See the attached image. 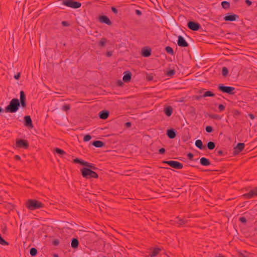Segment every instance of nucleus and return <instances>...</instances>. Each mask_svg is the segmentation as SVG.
<instances>
[{
    "instance_id": "f257e3e1",
    "label": "nucleus",
    "mask_w": 257,
    "mask_h": 257,
    "mask_svg": "<svg viewBox=\"0 0 257 257\" xmlns=\"http://www.w3.org/2000/svg\"><path fill=\"white\" fill-rule=\"evenodd\" d=\"M20 103L18 99L13 98L11 100L9 105L6 107V111L8 112L14 113L18 111Z\"/></svg>"
},
{
    "instance_id": "f03ea898",
    "label": "nucleus",
    "mask_w": 257,
    "mask_h": 257,
    "mask_svg": "<svg viewBox=\"0 0 257 257\" xmlns=\"http://www.w3.org/2000/svg\"><path fill=\"white\" fill-rule=\"evenodd\" d=\"M27 207L29 209L33 210L43 207V205L38 201L30 199L27 202Z\"/></svg>"
},
{
    "instance_id": "7ed1b4c3",
    "label": "nucleus",
    "mask_w": 257,
    "mask_h": 257,
    "mask_svg": "<svg viewBox=\"0 0 257 257\" xmlns=\"http://www.w3.org/2000/svg\"><path fill=\"white\" fill-rule=\"evenodd\" d=\"M81 173L82 176L86 179L97 178L98 177L96 173L87 168L81 169Z\"/></svg>"
},
{
    "instance_id": "20e7f679",
    "label": "nucleus",
    "mask_w": 257,
    "mask_h": 257,
    "mask_svg": "<svg viewBox=\"0 0 257 257\" xmlns=\"http://www.w3.org/2000/svg\"><path fill=\"white\" fill-rule=\"evenodd\" d=\"M63 4L68 7L73 9H77L81 7V4L78 2H74L73 0H64Z\"/></svg>"
},
{
    "instance_id": "39448f33",
    "label": "nucleus",
    "mask_w": 257,
    "mask_h": 257,
    "mask_svg": "<svg viewBox=\"0 0 257 257\" xmlns=\"http://www.w3.org/2000/svg\"><path fill=\"white\" fill-rule=\"evenodd\" d=\"M164 163L167 164L172 168L177 169H181L183 167V164L178 161H165Z\"/></svg>"
},
{
    "instance_id": "423d86ee",
    "label": "nucleus",
    "mask_w": 257,
    "mask_h": 257,
    "mask_svg": "<svg viewBox=\"0 0 257 257\" xmlns=\"http://www.w3.org/2000/svg\"><path fill=\"white\" fill-rule=\"evenodd\" d=\"M29 146V144L26 140H17L16 141V147L18 148L27 149Z\"/></svg>"
},
{
    "instance_id": "0eeeda50",
    "label": "nucleus",
    "mask_w": 257,
    "mask_h": 257,
    "mask_svg": "<svg viewBox=\"0 0 257 257\" xmlns=\"http://www.w3.org/2000/svg\"><path fill=\"white\" fill-rule=\"evenodd\" d=\"M218 89L222 92L227 93L229 94H233L234 88L230 86H225L222 85L218 86Z\"/></svg>"
},
{
    "instance_id": "6e6552de",
    "label": "nucleus",
    "mask_w": 257,
    "mask_h": 257,
    "mask_svg": "<svg viewBox=\"0 0 257 257\" xmlns=\"http://www.w3.org/2000/svg\"><path fill=\"white\" fill-rule=\"evenodd\" d=\"M188 27L191 30L197 31L200 28V25L198 23L190 21L188 23Z\"/></svg>"
},
{
    "instance_id": "1a4fd4ad",
    "label": "nucleus",
    "mask_w": 257,
    "mask_h": 257,
    "mask_svg": "<svg viewBox=\"0 0 257 257\" xmlns=\"http://www.w3.org/2000/svg\"><path fill=\"white\" fill-rule=\"evenodd\" d=\"M177 44L179 46L182 47H187L188 45L187 42L185 41L184 38L181 36H179L178 37Z\"/></svg>"
},
{
    "instance_id": "9d476101",
    "label": "nucleus",
    "mask_w": 257,
    "mask_h": 257,
    "mask_svg": "<svg viewBox=\"0 0 257 257\" xmlns=\"http://www.w3.org/2000/svg\"><path fill=\"white\" fill-rule=\"evenodd\" d=\"M238 19V16L235 14H231L227 15L224 17L225 21H235Z\"/></svg>"
},
{
    "instance_id": "9b49d317",
    "label": "nucleus",
    "mask_w": 257,
    "mask_h": 257,
    "mask_svg": "<svg viewBox=\"0 0 257 257\" xmlns=\"http://www.w3.org/2000/svg\"><path fill=\"white\" fill-rule=\"evenodd\" d=\"M246 198H251L255 196H257V188L251 190L247 193L243 195Z\"/></svg>"
},
{
    "instance_id": "f8f14e48",
    "label": "nucleus",
    "mask_w": 257,
    "mask_h": 257,
    "mask_svg": "<svg viewBox=\"0 0 257 257\" xmlns=\"http://www.w3.org/2000/svg\"><path fill=\"white\" fill-rule=\"evenodd\" d=\"M20 105L23 107H25L26 104V96L24 92L23 91H21L20 92Z\"/></svg>"
},
{
    "instance_id": "ddd939ff",
    "label": "nucleus",
    "mask_w": 257,
    "mask_h": 257,
    "mask_svg": "<svg viewBox=\"0 0 257 257\" xmlns=\"http://www.w3.org/2000/svg\"><path fill=\"white\" fill-rule=\"evenodd\" d=\"M99 20L101 23H104L107 25H110L111 23L108 18L105 16L100 17Z\"/></svg>"
},
{
    "instance_id": "4468645a",
    "label": "nucleus",
    "mask_w": 257,
    "mask_h": 257,
    "mask_svg": "<svg viewBox=\"0 0 257 257\" xmlns=\"http://www.w3.org/2000/svg\"><path fill=\"white\" fill-rule=\"evenodd\" d=\"M132 77L131 73L128 71H125L124 73V75L122 78V80L124 82H128L130 81Z\"/></svg>"
},
{
    "instance_id": "2eb2a0df",
    "label": "nucleus",
    "mask_w": 257,
    "mask_h": 257,
    "mask_svg": "<svg viewBox=\"0 0 257 257\" xmlns=\"http://www.w3.org/2000/svg\"><path fill=\"white\" fill-rule=\"evenodd\" d=\"M244 145L243 143H238L236 147L234 148V152L238 153L240 152L244 149Z\"/></svg>"
},
{
    "instance_id": "dca6fc26",
    "label": "nucleus",
    "mask_w": 257,
    "mask_h": 257,
    "mask_svg": "<svg viewBox=\"0 0 257 257\" xmlns=\"http://www.w3.org/2000/svg\"><path fill=\"white\" fill-rule=\"evenodd\" d=\"M25 125L30 126L31 127H33L32 121L30 116H25Z\"/></svg>"
},
{
    "instance_id": "f3484780",
    "label": "nucleus",
    "mask_w": 257,
    "mask_h": 257,
    "mask_svg": "<svg viewBox=\"0 0 257 257\" xmlns=\"http://www.w3.org/2000/svg\"><path fill=\"white\" fill-rule=\"evenodd\" d=\"M142 54L143 56L148 57L151 54V50L150 49H143L142 51Z\"/></svg>"
},
{
    "instance_id": "a211bd4d",
    "label": "nucleus",
    "mask_w": 257,
    "mask_h": 257,
    "mask_svg": "<svg viewBox=\"0 0 257 257\" xmlns=\"http://www.w3.org/2000/svg\"><path fill=\"white\" fill-rule=\"evenodd\" d=\"M200 164L203 166H208L210 164V163L208 159L202 157L200 159Z\"/></svg>"
},
{
    "instance_id": "6ab92c4d",
    "label": "nucleus",
    "mask_w": 257,
    "mask_h": 257,
    "mask_svg": "<svg viewBox=\"0 0 257 257\" xmlns=\"http://www.w3.org/2000/svg\"><path fill=\"white\" fill-rule=\"evenodd\" d=\"M167 135L170 139H173L176 137V133L173 129L167 130Z\"/></svg>"
},
{
    "instance_id": "aec40b11",
    "label": "nucleus",
    "mask_w": 257,
    "mask_h": 257,
    "mask_svg": "<svg viewBox=\"0 0 257 257\" xmlns=\"http://www.w3.org/2000/svg\"><path fill=\"white\" fill-rule=\"evenodd\" d=\"M109 112L107 111H101L99 113V116L100 118L105 119L108 117Z\"/></svg>"
},
{
    "instance_id": "412c9836",
    "label": "nucleus",
    "mask_w": 257,
    "mask_h": 257,
    "mask_svg": "<svg viewBox=\"0 0 257 257\" xmlns=\"http://www.w3.org/2000/svg\"><path fill=\"white\" fill-rule=\"evenodd\" d=\"M172 112L173 109L171 106H168L164 108V112L168 116H171L172 114Z\"/></svg>"
},
{
    "instance_id": "4be33fe9",
    "label": "nucleus",
    "mask_w": 257,
    "mask_h": 257,
    "mask_svg": "<svg viewBox=\"0 0 257 257\" xmlns=\"http://www.w3.org/2000/svg\"><path fill=\"white\" fill-rule=\"evenodd\" d=\"M160 250H161V249L159 248H154L153 249V250L150 253V255L151 257H155L159 254Z\"/></svg>"
},
{
    "instance_id": "5701e85b",
    "label": "nucleus",
    "mask_w": 257,
    "mask_h": 257,
    "mask_svg": "<svg viewBox=\"0 0 257 257\" xmlns=\"http://www.w3.org/2000/svg\"><path fill=\"white\" fill-rule=\"evenodd\" d=\"M93 145L95 147L100 148L103 146L104 143L100 141H95L93 142Z\"/></svg>"
},
{
    "instance_id": "b1692460",
    "label": "nucleus",
    "mask_w": 257,
    "mask_h": 257,
    "mask_svg": "<svg viewBox=\"0 0 257 257\" xmlns=\"http://www.w3.org/2000/svg\"><path fill=\"white\" fill-rule=\"evenodd\" d=\"M79 244L78 240L76 238H73L71 241V246L73 248H76L78 247Z\"/></svg>"
},
{
    "instance_id": "393cba45",
    "label": "nucleus",
    "mask_w": 257,
    "mask_h": 257,
    "mask_svg": "<svg viewBox=\"0 0 257 257\" xmlns=\"http://www.w3.org/2000/svg\"><path fill=\"white\" fill-rule=\"evenodd\" d=\"M195 146H196V147H197L199 149H200V150L203 149V144H202V142L201 140H196L195 141Z\"/></svg>"
},
{
    "instance_id": "a878e982",
    "label": "nucleus",
    "mask_w": 257,
    "mask_h": 257,
    "mask_svg": "<svg viewBox=\"0 0 257 257\" xmlns=\"http://www.w3.org/2000/svg\"><path fill=\"white\" fill-rule=\"evenodd\" d=\"M82 165H84L85 166H87L91 169H95V167L91 164H90L87 162H85L84 161H82Z\"/></svg>"
},
{
    "instance_id": "bb28decb",
    "label": "nucleus",
    "mask_w": 257,
    "mask_h": 257,
    "mask_svg": "<svg viewBox=\"0 0 257 257\" xmlns=\"http://www.w3.org/2000/svg\"><path fill=\"white\" fill-rule=\"evenodd\" d=\"M221 6L224 9H227L229 8L230 4L228 2L223 1L221 3Z\"/></svg>"
},
{
    "instance_id": "cd10ccee",
    "label": "nucleus",
    "mask_w": 257,
    "mask_h": 257,
    "mask_svg": "<svg viewBox=\"0 0 257 257\" xmlns=\"http://www.w3.org/2000/svg\"><path fill=\"white\" fill-rule=\"evenodd\" d=\"M175 71L173 69L169 70L168 71L166 74L168 77H172L175 74Z\"/></svg>"
},
{
    "instance_id": "c85d7f7f",
    "label": "nucleus",
    "mask_w": 257,
    "mask_h": 257,
    "mask_svg": "<svg viewBox=\"0 0 257 257\" xmlns=\"http://www.w3.org/2000/svg\"><path fill=\"white\" fill-rule=\"evenodd\" d=\"M215 147V145L214 143L212 142H209L207 144V148L209 150H213L214 149Z\"/></svg>"
},
{
    "instance_id": "c756f323",
    "label": "nucleus",
    "mask_w": 257,
    "mask_h": 257,
    "mask_svg": "<svg viewBox=\"0 0 257 257\" xmlns=\"http://www.w3.org/2000/svg\"><path fill=\"white\" fill-rule=\"evenodd\" d=\"M37 250L35 248H31L30 250V253L31 256H34L37 254Z\"/></svg>"
},
{
    "instance_id": "7c9ffc66",
    "label": "nucleus",
    "mask_w": 257,
    "mask_h": 257,
    "mask_svg": "<svg viewBox=\"0 0 257 257\" xmlns=\"http://www.w3.org/2000/svg\"><path fill=\"white\" fill-rule=\"evenodd\" d=\"M214 94L210 91H206L204 93L203 96V97H208V96H214Z\"/></svg>"
},
{
    "instance_id": "2f4dec72",
    "label": "nucleus",
    "mask_w": 257,
    "mask_h": 257,
    "mask_svg": "<svg viewBox=\"0 0 257 257\" xmlns=\"http://www.w3.org/2000/svg\"><path fill=\"white\" fill-rule=\"evenodd\" d=\"M165 50L166 52L170 54H173L174 52L173 49L169 46H167L166 47Z\"/></svg>"
},
{
    "instance_id": "473e14b6",
    "label": "nucleus",
    "mask_w": 257,
    "mask_h": 257,
    "mask_svg": "<svg viewBox=\"0 0 257 257\" xmlns=\"http://www.w3.org/2000/svg\"><path fill=\"white\" fill-rule=\"evenodd\" d=\"M106 40L104 38H102L101 39L99 42V45L101 46V47H103L105 46V44H106Z\"/></svg>"
},
{
    "instance_id": "72a5a7b5",
    "label": "nucleus",
    "mask_w": 257,
    "mask_h": 257,
    "mask_svg": "<svg viewBox=\"0 0 257 257\" xmlns=\"http://www.w3.org/2000/svg\"><path fill=\"white\" fill-rule=\"evenodd\" d=\"M228 69L226 67H223L222 69V74L224 76H226L228 74Z\"/></svg>"
},
{
    "instance_id": "f704fd0d",
    "label": "nucleus",
    "mask_w": 257,
    "mask_h": 257,
    "mask_svg": "<svg viewBox=\"0 0 257 257\" xmlns=\"http://www.w3.org/2000/svg\"><path fill=\"white\" fill-rule=\"evenodd\" d=\"M0 244L3 245H8V243L5 241L0 235Z\"/></svg>"
},
{
    "instance_id": "c9c22d12",
    "label": "nucleus",
    "mask_w": 257,
    "mask_h": 257,
    "mask_svg": "<svg viewBox=\"0 0 257 257\" xmlns=\"http://www.w3.org/2000/svg\"><path fill=\"white\" fill-rule=\"evenodd\" d=\"M56 152L58 154H59L60 155H63L65 154V152L64 151H63L62 150L60 149H56V150H55Z\"/></svg>"
},
{
    "instance_id": "e433bc0d",
    "label": "nucleus",
    "mask_w": 257,
    "mask_h": 257,
    "mask_svg": "<svg viewBox=\"0 0 257 257\" xmlns=\"http://www.w3.org/2000/svg\"><path fill=\"white\" fill-rule=\"evenodd\" d=\"M91 139V137L89 135H85L83 138V141L84 142H88L89 141H90Z\"/></svg>"
},
{
    "instance_id": "4c0bfd02",
    "label": "nucleus",
    "mask_w": 257,
    "mask_h": 257,
    "mask_svg": "<svg viewBox=\"0 0 257 257\" xmlns=\"http://www.w3.org/2000/svg\"><path fill=\"white\" fill-rule=\"evenodd\" d=\"M70 107L69 106V105H63L62 107V109L64 111H67L69 109H70Z\"/></svg>"
},
{
    "instance_id": "58836bf2",
    "label": "nucleus",
    "mask_w": 257,
    "mask_h": 257,
    "mask_svg": "<svg viewBox=\"0 0 257 257\" xmlns=\"http://www.w3.org/2000/svg\"><path fill=\"white\" fill-rule=\"evenodd\" d=\"M205 130L207 133H211L212 132V128L211 126H207Z\"/></svg>"
},
{
    "instance_id": "ea45409f",
    "label": "nucleus",
    "mask_w": 257,
    "mask_h": 257,
    "mask_svg": "<svg viewBox=\"0 0 257 257\" xmlns=\"http://www.w3.org/2000/svg\"><path fill=\"white\" fill-rule=\"evenodd\" d=\"M225 106L223 104H219L218 105V109L220 111H222L224 110Z\"/></svg>"
},
{
    "instance_id": "a19ab883",
    "label": "nucleus",
    "mask_w": 257,
    "mask_h": 257,
    "mask_svg": "<svg viewBox=\"0 0 257 257\" xmlns=\"http://www.w3.org/2000/svg\"><path fill=\"white\" fill-rule=\"evenodd\" d=\"M82 160H81L78 158H76L75 159L73 160V162L75 163H79V164H82Z\"/></svg>"
},
{
    "instance_id": "79ce46f5",
    "label": "nucleus",
    "mask_w": 257,
    "mask_h": 257,
    "mask_svg": "<svg viewBox=\"0 0 257 257\" xmlns=\"http://www.w3.org/2000/svg\"><path fill=\"white\" fill-rule=\"evenodd\" d=\"M239 220L242 223H245V222H246V218L245 217H240L239 218Z\"/></svg>"
},
{
    "instance_id": "37998d69",
    "label": "nucleus",
    "mask_w": 257,
    "mask_h": 257,
    "mask_svg": "<svg viewBox=\"0 0 257 257\" xmlns=\"http://www.w3.org/2000/svg\"><path fill=\"white\" fill-rule=\"evenodd\" d=\"M178 223L179 225H182V224H184L185 223V221L183 219H178Z\"/></svg>"
},
{
    "instance_id": "c03bdc74",
    "label": "nucleus",
    "mask_w": 257,
    "mask_h": 257,
    "mask_svg": "<svg viewBox=\"0 0 257 257\" xmlns=\"http://www.w3.org/2000/svg\"><path fill=\"white\" fill-rule=\"evenodd\" d=\"M165 152V150L164 148H161L159 150V152L160 154H164Z\"/></svg>"
},
{
    "instance_id": "a18cd8bd",
    "label": "nucleus",
    "mask_w": 257,
    "mask_h": 257,
    "mask_svg": "<svg viewBox=\"0 0 257 257\" xmlns=\"http://www.w3.org/2000/svg\"><path fill=\"white\" fill-rule=\"evenodd\" d=\"M187 156L189 159H192L193 157V155L192 153H188L187 154Z\"/></svg>"
},
{
    "instance_id": "49530a36",
    "label": "nucleus",
    "mask_w": 257,
    "mask_h": 257,
    "mask_svg": "<svg viewBox=\"0 0 257 257\" xmlns=\"http://www.w3.org/2000/svg\"><path fill=\"white\" fill-rule=\"evenodd\" d=\"M20 73H18V74H16V75L14 76V78H15L16 79H17V80H18V79L20 78Z\"/></svg>"
},
{
    "instance_id": "de8ad7c7",
    "label": "nucleus",
    "mask_w": 257,
    "mask_h": 257,
    "mask_svg": "<svg viewBox=\"0 0 257 257\" xmlns=\"http://www.w3.org/2000/svg\"><path fill=\"white\" fill-rule=\"evenodd\" d=\"M245 3L248 5V6H250L251 5V2L249 0H246L245 1Z\"/></svg>"
},
{
    "instance_id": "09e8293b",
    "label": "nucleus",
    "mask_w": 257,
    "mask_h": 257,
    "mask_svg": "<svg viewBox=\"0 0 257 257\" xmlns=\"http://www.w3.org/2000/svg\"><path fill=\"white\" fill-rule=\"evenodd\" d=\"M136 14H137L138 15H141V14H142V13H141V12L140 10H137L136 11Z\"/></svg>"
},
{
    "instance_id": "8fccbe9b",
    "label": "nucleus",
    "mask_w": 257,
    "mask_h": 257,
    "mask_svg": "<svg viewBox=\"0 0 257 257\" xmlns=\"http://www.w3.org/2000/svg\"><path fill=\"white\" fill-rule=\"evenodd\" d=\"M107 55L109 57L111 56L112 55V52H108L107 53Z\"/></svg>"
},
{
    "instance_id": "3c124183",
    "label": "nucleus",
    "mask_w": 257,
    "mask_h": 257,
    "mask_svg": "<svg viewBox=\"0 0 257 257\" xmlns=\"http://www.w3.org/2000/svg\"><path fill=\"white\" fill-rule=\"evenodd\" d=\"M112 10L113 12L116 13H117V10L114 8H112Z\"/></svg>"
},
{
    "instance_id": "603ef678",
    "label": "nucleus",
    "mask_w": 257,
    "mask_h": 257,
    "mask_svg": "<svg viewBox=\"0 0 257 257\" xmlns=\"http://www.w3.org/2000/svg\"><path fill=\"white\" fill-rule=\"evenodd\" d=\"M249 116L250 118L251 119H254V116H253V114H250L249 115Z\"/></svg>"
},
{
    "instance_id": "864d4df0",
    "label": "nucleus",
    "mask_w": 257,
    "mask_h": 257,
    "mask_svg": "<svg viewBox=\"0 0 257 257\" xmlns=\"http://www.w3.org/2000/svg\"><path fill=\"white\" fill-rule=\"evenodd\" d=\"M15 158L17 160H20V158H21L19 156H17V155L15 156Z\"/></svg>"
},
{
    "instance_id": "5fc2aeb1",
    "label": "nucleus",
    "mask_w": 257,
    "mask_h": 257,
    "mask_svg": "<svg viewBox=\"0 0 257 257\" xmlns=\"http://www.w3.org/2000/svg\"><path fill=\"white\" fill-rule=\"evenodd\" d=\"M131 123L129 122L126 123V125L127 126H131Z\"/></svg>"
},
{
    "instance_id": "6e6d98bb",
    "label": "nucleus",
    "mask_w": 257,
    "mask_h": 257,
    "mask_svg": "<svg viewBox=\"0 0 257 257\" xmlns=\"http://www.w3.org/2000/svg\"><path fill=\"white\" fill-rule=\"evenodd\" d=\"M62 24L64 25V26H66V22H62Z\"/></svg>"
},
{
    "instance_id": "4d7b16f0",
    "label": "nucleus",
    "mask_w": 257,
    "mask_h": 257,
    "mask_svg": "<svg viewBox=\"0 0 257 257\" xmlns=\"http://www.w3.org/2000/svg\"><path fill=\"white\" fill-rule=\"evenodd\" d=\"M212 117L215 118H218V117H217V115H214Z\"/></svg>"
},
{
    "instance_id": "13d9d810",
    "label": "nucleus",
    "mask_w": 257,
    "mask_h": 257,
    "mask_svg": "<svg viewBox=\"0 0 257 257\" xmlns=\"http://www.w3.org/2000/svg\"><path fill=\"white\" fill-rule=\"evenodd\" d=\"M54 243H55V244H58V242H57V241H54Z\"/></svg>"
},
{
    "instance_id": "bf43d9fd",
    "label": "nucleus",
    "mask_w": 257,
    "mask_h": 257,
    "mask_svg": "<svg viewBox=\"0 0 257 257\" xmlns=\"http://www.w3.org/2000/svg\"><path fill=\"white\" fill-rule=\"evenodd\" d=\"M218 153H219V154H222V152H221V151H219Z\"/></svg>"
},
{
    "instance_id": "052dcab7",
    "label": "nucleus",
    "mask_w": 257,
    "mask_h": 257,
    "mask_svg": "<svg viewBox=\"0 0 257 257\" xmlns=\"http://www.w3.org/2000/svg\"><path fill=\"white\" fill-rule=\"evenodd\" d=\"M54 256L55 257H58V256L57 255H55Z\"/></svg>"
},
{
    "instance_id": "680f3d73",
    "label": "nucleus",
    "mask_w": 257,
    "mask_h": 257,
    "mask_svg": "<svg viewBox=\"0 0 257 257\" xmlns=\"http://www.w3.org/2000/svg\"><path fill=\"white\" fill-rule=\"evenodd\" d=\"M2 111V109H1V108H0V111Z\"/></svg>"
}]
</instances>
